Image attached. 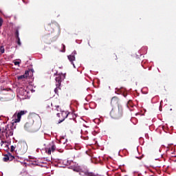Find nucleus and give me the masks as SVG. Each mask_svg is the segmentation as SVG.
I'll return each mask as SVG.
<instances>
[{
  "label": "nucleus",
  "mask_w": 176,
  "mask_h": 176,
  "mask_svg": "<svg viewBox=\"0 0 176 176\" xmlns=\"http://www.w3.org/2000/svg\"><path fill=\"white\" fill-rule=\"evenodd\" d=\"M120 102V100L117 96H114L111 98V105L112 107H116L118 105V108H113L110 112V116L113 119H120L122 116H123V107L122 105L119 104Z\"/></svg>",
  "instance_id": "nucleus-1"
},
{
  "label": "nucleus",
  "mask_w": 176,
  "mask_h": 176,
  "mask_svg": "<svg viewBox=\"0 0 176 176\" xmlns=\"http://www.w3.org/2000/svg\"><path fill=\"white\" fill-rule=\"evenodd\" d=\"M2 134L0 135V139L1 140L2 144H8L6 145L7 148H9V144L12 141L10 140V137L13 135V126H10L7 125L5 129L1 131Z\"/></svg>",
  "instance_id": "nucleus-2"
},
{
  "label": "nucleus",
  "mask_w": 176,
  "mask_h": 176,
  "mask_svg": "<svg viewBox=\"0 0 176 176\" xmlns=\"http://www.w3.org/2000/svg\"><path fill=\"white\" fill-rule=\"evenodd\" d=\"M24 129L27 131H31V133L38 131V129H35V125H34V120L27 122L24 126Z\"/></svg>",
  "instance_id": "nucleus-3"
},
{
  "label": "nucleus",
  "mask_w": 176,
  "mask_h": 176,
  "mask_svg": "<svg viewBox=\"0 0 176 176\" xmlns=\"http://www.w3.org/2000/svg\"><path fill=\"white\" fill-rule=\"evenodd\" d=\"M57 28H58V23L56 22H52L45 26V30L51 33L54 32V30H57Z\"/></svg>",
  "instance_id": "nucleus-4"
},
{
  "label": "nucleus",
  "mask_w": 176,
  "mask_h": 176,
  "mask_svg": "<svg viewBox=\"0 0 176 176\" xmlns=\"http://www.w3.org/2000/svg\"><path fill=\"white\" fill-rule=\"evenodd\" d=\"M16 152L17 155H24V153L27 152V147H25V144H22L21 143L18 144Z\"/></svg>",
  "instance_id": "nucleus-5"
},
{
  "label": "nucleus",
  "mask_w": 176,
  "mask_h": 176,
  "mask_svg": "<svg viewBox=\"0 0 176 176\" xmlns=\"http://www.w3.org/2000/svg\"><path fill=\"white\" fill-rule=\"evenodd\" d=\"M56 115L58 118H59L58 123H62V122H64L65 119L68 118L69 113L68 111H62L60 113H58Z\"/></svg>",
  "instance_id": "nucleus-6"
},
{
  "label": "nucleus",
  "mask_w": 176,
  "mask_h": 176,
  "mask_svg": "<svg viewBox=\"0 0 176 176\" xmlns=\"http://www.w3.org/2000/svg\"><path fill=\"white\" fill-rule=\"evenodd\" d=\"M65 79V74L58 75L55 80L57 82L56 86H60L61 82Z\"/></svg>",
  "instance_id": "nucleus-7"
},
{
  "label": "nucleus",
  "mask_w": 176,
  "mask_h": 176,
  "mask_svg": "<svg viewBox=\"0 0 176 176\" xmlns=\"http://www.w3.org/2000/svg\"><path fill=\"white\" fill-rule=\"evenodd\" d=\"M27 113V111H21L16 115V119L14 120L15 123H19L21 120V116H24Z\"/></svg>",
  "instance_id": "nucleus-8"
},
{
  "label": "nucleus",
  "mask_w": 176,
  "mask_h": 176,
  "mask_svg": "<svg viewBox=\"0 0 176 176\" xmlns=\"http://www.w3.org/2000/svg\"><path fill=\"white\" fill-rule=\"evenodd\" d=\"M30 76V70H26L23 75L19 76L17 77L18 80H24V79H27Z\"/></svg>",
  "instance_id": "nucleus-9"
},
{
  "label": "nucleus",
  "mask_w": 176,
  "mask_h": 176,
  "mask_svg": "<svg viewBox=\"0 0 176 176\" xmlns=\"http://www.w3.org/2000/svg\"><path fill=\"white\" fill-rule=\"evenodd\" d=\"M78 54V53L76 52V51H74L73 53L71 55H69L68 59L70 61V63H72V64L74 65V67H75V64L74 63V61H75V55Z\"/></svg>",
  "instance_id": "nucleus-10"
},
{
  "label": "nucleus",
  "mask_w": 176,
  "mask_h": 176,
  "mask_svg": "<svg viewBox=\"0 0 176 176\" xmlns=\"http://www.w3.org/2000/svg\"><path fill=\"white\" fill-rule=\"evenodd\" d=\"M43 39L44 41V43L47 45H50L52 43V38H50L47 35L43 36Z\"/></svg>",
  "instance_id": "nucleus-11"
},
{
  "label": "nucleus",
  "mask_w": 176,
  "mask_h": 176,
  "mask_svg": "<svg viewBox=\"0 0 176 176\" xmlns=\"http://www.w3.org/2000/svg\"><path fill=\"white\" fill-rule=\"evenodd\" d=\"M80 174L82 176H89V170L85 168H82L80 172Z\"/></svg>",
  "instance_id": "nucleus-12"
},
{
  "label": "nucleus",
  "mask_w": 176,
  "mask_h": 176,
  "mask_svg": "<svg viewBox=\"0 0 176 176\" xmlns=\"http://www.w3.org/2000/svg\"><path fill=\"white\" fill-rule=\"evenodd\" d=\"M44 106L45 108H49L50 107H53V104L50 100H47L44 102Z\"/></svg>",
  "instance_id": "nucleus-13"
},
{
  "label": "nucleus",
  "mask_w": 176,
  "mask_h": 176,
  "mask_svg": "<svg viewBox=\"0 0 176 176\" xmlns=\"http://www.w3.org/2000/svg\"><path fill=\"white\" fill-rule=\"evenodd\" d=\"M89 157H91V163H94V155H92V153H91V151L89 149Z\"/></svg>",
  "instance_id": "nucleus-14"
},
{
  "label": "nucleus",
  "mask_w": 176,
  "mask_h": 176,
  "mask_svg": "<svg viewBox=\"0 0 176 176\" xmlns=\"http://www.w3.org/2000/svg\"><path fill=\"white\" fill-rule=\"evenodd\" d=\"M3 162H9V153L4 155V157H3Z\"/></svg>",
  "instance_id": "nucleus-15"
},
{
  "label": "nucleus",
  "mask_w": 176,
  "mask_h": 176,
  "mask_svg": "<svg viewBox=\"0 0 176 176\" xmlns=\"http://www.w3.org/2000/svg\"><path fill=\"white\" fill-rule=\"evenodd\" d=\"M14 159V156L12 155L10 153H8V162H12Z\"/></svg>",
  "instance_id": "nucleus-16"
},
{
  "label": "nucleus",
  "mask_w": 176,
  "mask_h": 176,
  "mask_svg": "<svg viewBox=\"0 0 176 176\" xmlns=\"http://www.w3.org/2000/svg\"><path fill=\"white\" fill-rule=\"evenodd\" d=\"M51 152H54L56 151V145L53 144L51 147H50Z\"/></svg>",
  "instance_id": "nucleus-17"
},
{
  "label": "nucleus",
  "mask_w": 176,
  "mask_h": 176,
  "mask_svg": "<svg viewBox=\"0 0 176 176\" xmlns=\"http://www.w3.org/2000/svg\"><path fill=\"white\" fill-rule=\"evenodd\" d=\"M0 52L1 54H3V53H5V47H3V46L0 47Z\"/></svg>",
  "instance_id": "nucleus-18"
},
{
  "label": "nucleus",
  "mask_w": 176,
  "mask_h": 176,
  "mask_svg": "<svg viewBox=\"0 0 176 176\" xmlns=\"http://www.w3.org/2000/svg\"><path fill=\"white\" fill-rule=\"evenodd\" d=\"M16 43L19 46H21V41H20V37L16 38Z\"/></svg>",
  "instance_id": "nucleus-19"
},
{
  "label": "nucleus",
  "mask_w": 176,
  "mask_h": 176,
  "mask_svg": "<svg viewBox=\"0 0 176 176\" xmlns=\"http://www.w3.org/2000/svg\"><path fill=\"white\" fill-rule=\"evenodd\" d=\"M46 153H47V155H52V150H50V148H47L45 151Z\"/></svg>",
  "instance_id": "nucleus-20"
},
{
  "label": "nucleus",
  "mask_w": 176,
  "mask_h": 176,
  "mask_svg": "<svg viewBox=\"0 0 176 176\" xmlns=\"http://www.w3.org/2000/svg\"><path fill=\"white\" fill-rule=\"evenodd\" d=\"M3 91H9V89H8L6 88L5 89V88L1 87V89H0V93H2Z\"/></svg>",
  "instance_id": "nucleus-21"
},
{
  "label": "nucleus",
  "mask_w": 176,
  "mask_h": 176,
  "mask_svg": "<svg viewBox=\"0 0 176 176\" xmlns=\"http://www.w3.org/2000/svg\"><path fill=\"white\" fill-rule=\"evenodd\" d=\"M15 38H16V39L17 38H20V37L19 36V30H16V32H15Z\"/></svg>",
  "instance_id": "nucleus-22"
},
{
  "label": "nucleus",
  "mask_w": 176,
  "mask_h": 176,
  "mask_svg": "<svg viewBox=\"0 0 176 176\" xmlns=\"http://www.w3.org/2000/svg\"><path fill=\"white\" fill-rule=\"evenodd\" d=\"M58 87H60V86H57V87H56L54 89L56 94H58Z\"/></svg>",
  "instance_id": "nucleus-23"
},
{
  "label": "nucleus",
  "mask_w": 176,
  "mask_h": 176,
  "mask_svg": "<svg viewBox=\"0 0 176 176\" xmlns=\"http://www.w3.org/2000/svg\"><path fill=\"white\" fill-rule=\"evenodd\" d=\"M2 24H3V19L0 17V27H2Z\"/></svg>",
  "instance_id": "nucleus-24"
},
{
  "label": "nucleus",
  "mask_w": 176,
  "mask_h": 176,
  "mask_svg": "<svg viewBox=\"0 0 176 176\" xmlns=\"http://www.w3.org/2000/svg\"><path fill=\"white\" fill-rule=\"evenodd\" d=\"M89 176H97V175L94 173H89Z\"/></svg>",
  "instance_id": "nucleus-25"
},
{
  "label": "nucleus",
  "mask_w": 176,
  "mask_h": 176,
  "mask_svg": "<svg viewBox=\"0 0 176 176\" xmlns=\"http://www.w3.org/2000/svg\"><path fill=\"white\" fill-rule=\"evenodd\" d=\"M14 149H16V147H14V146H11V152H14Z\"/></svg>",
  "instance_id": "nucleus-26"
},
{
  "label": "nucleus",
  "mask_w": 176,
  "mask_h": 176,
  "mask_svg": "<svg viewBox=\"0 0 176 176\" xmlns=\"http://www.w3.org/2000/svg\"><path fill=\"white\" fill-rule=\"evenodd\" d=\"M14 65H20V62L15 61V62H14Z\"/></svg>",
  "instance_id": "nucleus-27"
},
{
  "label": "nucleus",
  "mask_w": 176,
  "mask_h": 176,
  "mask_svg": "<svg viewBox=\"0 0 176 176\" xmlns=\"http://www.w3.org/2000/svg\"><path fill=\"white\" fill-rule=\"evenodd\" d=\"M56 108V111H60V106H55Z\"/></svg>",
  "instance_id": "nucleus-28"
},
{
  "label": "nucleus",
  "mask_w": 176,
  "mask_h": 176,
  "mask_svg": "<svg viewBox=\"0 0 176 176\" xmlns=\"http://www.w3.org/2000/svg\"><path fill=\"white\" fill-rule=\"evenodd\" d=\"M86 154L89 155V151H86Z\"/></svg>",
  "instance_id": "nucleus-29"
},
{
  "label": "nucleus",
  "mask_w": 176,
  "mask_h": 176,
  "mask_svg": "<svg viewBox=\"0 0 176 176\" xmlns=\"http://www.w3.org/2000/svg\"><path fill=\"white\" fill-rule=\"evenodd\" d=\"M96 134H97V132H94V133H93L94 135H96Z\"/></svg>",
  "instance_id": "nucleus-30"
},
{
  "label": "nucleus",
  "mask_w": 176,
  "mask_h": 176,
  "mask_svg": "<svg viewBox=\"0 0 176 176\" xmlns=\"http://www.w3.org/2000/svg\"><path fill=\"white\" fill-rule=\"evenodd\" d=\"M116 60H118V56L116 55Z\"/></svg>",
  "instance_id": "nucleus-31"
},
{
  "label": "nucleus",
  "mask_w": 176,
  "mask_h": 176,
  "mask_svg": "<svg viewBox=\"0 0 176 176\" xmlns=\"http://www.w3.org/2000/svg\"><path fill=\"white\" fill-rule=\"evenodd\" d=\"M91 105L89 104V108H90Z\"/></svg>",
  "instance_id": "nucleus-32"
},
{
  "label": "nucleus",
  "mask_w": 176,
  "mask_h": 176,
  "mask_svg": "<svg viewBox=\"0 0 176 176\" xmlns=\"http://www.w3.org/2000/svg\"><path fill=\"white\" fill-rule=\"evenodd\" d=\"M0 131H1V128H0Z\"/></svg>",
  "instance_id": "nucleus-33"
}]
</instances>
